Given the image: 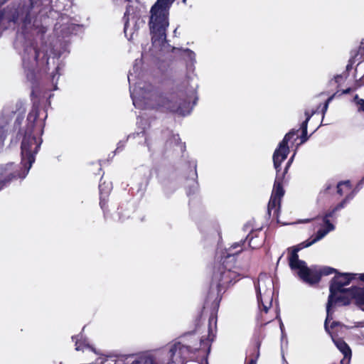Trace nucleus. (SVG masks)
I'll return each instance as SVG.
<instances>
[{"label":"nucleus","instance_id":"nucleus-1","mask_svg":"<svg viewBox=\"0 0 364 364\" xmlns=\"http://www.w3.org/2000/svg\"><path fill=\"white\" fill-rule=\"evenodd\" d=\"M353 195L348 196L341 203H339L332 211L327 213L323 218V228L319 229L316 233V237L311 242H302L289 250V264L290 268L295 271L299 278L304 282L309 284H314L320 280L321 275H328L335 272V269L330 267H324L321 270H318L316 267H308L306 262L299 259L298 252L304 247H307L314 242L321 240L329 232L334 230V225L328 220V218L332 217L333 213L343 208L346 203L349 201Z\"/></svg>","mask_w":364,"mask_h":364},{"label":"nucleus","instance_id":"nucleus-2","mask_svg":"<svg viewBox=\"0 0 364 364\" xmlns=\"http://www.w3.org/2000/svg\"><path fill=\"white\" fill-rule=\"evenodd\" d=\"M296 134L294 131L289 132L287 134L283 140L279 143V146L274 152L273 162L274 168L277 171V176L272 193V196L268 205V213L269 215L273 213L274 215H277L279 210L280 200L284 195V190L282 186V182L284 176V171L279 173L280 164L285 160L289 153L288 141L291 137Z\"/></svg>","mask_w":364,"mask_h":364},{"label":"nucleus","instance_id":"nucleus-3","mask_svg":"<svg viewBox=\"0 0 364 364\" xmlns=\"http://www.w3.org/2000/svg\"><path fill=\"white\" fill-rule=\"evenodd\" d=\"M172 4L169 0H157L151 8L149 26L155 47L164 46L166 31L169 25V9Z\"/></svg>","mask_w":364,"mask_h":364},{"label":"nucleus","instance_id":"nucleus-4","mask_svg":"<svg viewBox=\"0 0 364 364\" xmlns=\"http://www.w3.org/2000/svg\"><path fill=\"white\" fill-rule=\"evenodd\" d=\"M360 280L364 282L363 274H339L334 277L330 287V295L326 306L327 316L325 321V329L328 331V322L331 318V308L333 304H339L341 305H347L350 303L348 298L349 294L346 291H351L352 289H344L345 286L350 284L351 280Z\"/></svg>","mask_w":364,"mask_h":364},{"label":"nucleus","instance_id":"nucleus-5","mask_svg":"<svg viewBox=\"0 0 364 364\" xmlns=\"http://www.w3.org/2000/svg\"><path fill=\"white\" fill-rule=\"evenodd\" d=\"M274 284L272 278L266 274L259 275L257 287V296L259 304L262 306L261 317L264 324H267L274 318V316L268 318H264V314H267L268 309L272 306Z\"/></svg>","mask_w":364,"mask_h":364},{"label":"nucleus","instance_id":"nucleus-6","mask_svg":"<svg viewBox=\"0 0 364 364\" xmlns=\"http://www.w3.org/2000/svg\"><path fill=\"white\" fill-rule=\"evenodd\" d=\"M189 351L187 346L181 343L174 344L166 355L156 353L140 358L136 364H174L183 360L186 354Z\"/></svg>","mask_w":364,"mask_h":364},{"label":"nucleus","instance_id":"nucleus-7","mask_svg":"<svg viewBox=\"0 0 364 364\" xmlns=\"http://www.w3.org/2000/svg\"><path fill=\"white\" fill-rule=\"evenodd\" d=\"M41 144V141H38L31 134H26L21 144V156L23 166L26 167V173L22 176L24 178L28 172L32 164L35 161L34 155L37 153L38 149Z\"/></svg>","mask_w":364,"mask_h":364},{"label":"nucleus","instance_id":"nucleus-8","mask_svg":"<svg viewBox=\"0 0 364 364\" xmlns=\"http://www.w3.org/2000/svg\"><path fill=\"white\" fill-rule=\"evenodd\" d=\"M33 7L32 0H23V4L18 9L7 7L3 11L0 10V27L4 26L6 23L16 21L19 16H26L24 23L26 25L30 23L28 14Z\"/></svg>","mask_w":364,"mask_h":364},{"label":"nucleus","instance_id":"nucleus-9","mask_svg":"<svg viewBox=\"0 0 364 364\" xmlns=\"http://www.w3.org/2000/svg\"><path fill=\"white\" fill-rule=\"evenodd\" d=\"M237 274L236 272L227 269L225 267H220L218 270L214 272L213 280L217 283L218 291L226 288L236 279Z\"/></svg>","mask_w":364,"mask_h":364},{"label":"nucleus","instance_id":"nucleus-10","mask_svg":"<svg viewBox=\"0 0 364 364\" xmlns=\"http://www.w3.org/2000/svg\"><path fill=\"white\" fill-rule=\"evenodd\" d=\"M131 96L133 100V105L135 107L143 108V103L146 105V100H149L152 95L150 91H146L142 87L138 85L133 89L131 88Z\"/></svg>","mask_w":364,"mask_h":364},{"label":"nucleus","instance_id":"nucleus-11","mask_svg":"<svg viewBox=\"0 0 364 364\" xmlns=\"http://www.w3.org/2000/svg\"><path fill=\"white\" fill-rule=\"evenodd\" d=\"M346 293L349 294L348 298L350 299V301L352 299H354L358 305L364 306V287L352 288L351 291H347Z\"/></svg>","mask_w":364,"mask_h":364},{"label":"nucleus","instance_id":"nucleus-12","mask_svg":"<svg viewBox=\"0 0 364 364\" xmlns=\"http://www.w3.org/2000/svg\"><path fill=\"white\" fill-rule=\"evenodd\" d=\"M16 175L14 172L13 164H6L0 167V181L5 182L10 181Z\"/></svg>","mask_w":364,"mask_h":364},{"label":"nucleus","instance_id":"nucleus-13","mask_svg":"<svg viewBox=\"0 0 364 364\" xmlns=\"http://www.w3.org/2000/svg\"><path fill=\"white\" fill-rule=\"evenodd\" d=\"M160 106L167 110L171 112H177L181 114H185L179 107H178L175 103H173L171 100L168 98L161 99V104Z\"/></svg>","mask_w":364,"mask_h":364},{"label":"nucleus","instance_id":"nucleus-14","mask_svg":"<svg viewBox=\"0 0 364 364\" xmlns=\"http://www.w3.org/2000/svg\"><path fill=\"white\" fill-rule=\"evenodd\" d=\"M335 345L344 355L345 358H350L351 355V350L347 343L341 339L333 340Z\"/></svg>","mask_w":364,"mask_h":364},{"label":"nucleus","instance_id":"nucleus-15","mask_svg":"<svg viewBox=\"0 0 364 364\" xmlns=\"http://www.w3.org/2000/svg\"><path fill=\"white\" fill-rule=\"evenodd\" d=\"M73 339L75 341V350H82L83 352L85 350H92V348L88 344L86 340H82V337L78 338V336L75 338L73 337Z\"/></svg>","mask_w":364,"mask_h":364},{"label":"nucleus","instance_id":"nucleus-16","mask_svg":"<svg viewBox=\"0 0 364 364\" xmlns=\"http://www.w3.org/2000/svg\"><path fill=\"white\" fill-rule=\"evenodd\" d=\"M315 113V112H312L311 113H309L308 111L305 112L306 115V119L301 124V129H302V136H301V143H304L307 140V124L309 121L311 116Z\"/></svg>","mask_w":364,"mask_h":364},{"label":"nucleus","instance_id":"nucleus-17","mask_svg":"<svg viewBox=\"0 0 364 364\" xmlns=\"http://www.w3.org/2000/svg\"><path fill=\"white\" fill-rule=\"evenodd\" d=\"M338 193L340 195H343L344 193L348 192L350 190V183L349 181L340 182L337 185Z\"/></svg>","mask_w":364,"mask_h":364},{"label":"nucleus","instance_id":"nucleus-18","mask_svg":"<svg viewBox=\"0 0 364 364\" xmlns=\"http://www.w3.org/2000/svg\"><path fill=\"white\" fill-rule=\"evenodd\" d=\"M111 188L112 186L110 183L104 182L103 183H101L100 185V192L101 197H102L103 195L107 196L109 193Z\"/></svg>","mask_w":364,"mask_h":364},{"label":"nucleus","instance_id":"nucleus-19","mask_svg":"<svg viewBox=\"0 0 364 364\" xmlns=\"http://www.w3.org/2000/svg\"><path fill=\"white\" fill-rule=\"evenodd\" d=\"M354 102L358 107V112H364V100L358 97V95L354 97Z\"/></svg>","mask_w":364,"mask_h":364},{"label":"nucleus","instance_id":"nucleus-20","mask_svg":"<svg viewBox=\"0 0 364 364\" xmlns=\"http://www.w3.org/2000/svg\"><path fill=\"white\" fill-rule=\"evenodd\" d=\"M262 244V240H258L257 238L254 240L252 237L249 240V245L252 249L259 247Z\"/></svg>","mask_w":364,"mask_h":364},{"label":"nucleus","instance_id":"nucleus-21","mask_svg":"<svg viewBox=\"0 0 364 364\" xmlns=\"http://www.w3.org/2000/svg\"><path fill=\"white\" fill-rule=\"evenodd\" d=\"M185 56L190 60V61H194L196 55L194 52L189 49H186L184 50Z\"/></svg>","mask_w":364,"mask_h":364},{"label":"nucleus","instance_id":"nucleus-22","mask_svg":"<svg viewBox=\"0 0 364 364\" xmlns=\"http://www.w3.org/2000/svg\"><path fill=\"white\" fill-rule=\"evenodd\" d=\"M333 97V95L328 97V100L326 101L323 108V110H322L323 114H324L326 113V112L327 111L328 105H329L330 102L332 100Z\"/></svg>","mask_w":364,"mask_h":364},{"label":"nucleus","instance_id":"nucleus-23","mask_svg":"<svg viewBox=\"0 0 364 364\" xmlns=\"http://www.w3.org/2000/svg\"><path fill=\"white\" fill-rule=\"evenodd\" d=\"M295 155H296V152L294 153L292 156L288 161L287 164V166L285 167V169H284V174L287 172V170H288L289 167L290 166V165L293 162Z\"/></svg>","mask_w":364,"mask_h":364},{"label":"nucleus","instance_id":"nucleus-24","mask_svg":"<svg viewBox=\"0 0 364 364\" xmlns=\"http://www.w3.org/2000/svg\"><path fill=\"white\" fill-rule=\"evenodd\" d=\"M364 85V75L357 80V85L360 87Z\"/></svg>","mask_w":364,"mask_h":364},{"label":"nucleus","instance_id":"nucleus-25","mask_svg":"<svg viewBox=\"0 0 364 364\" xmlns=\"http://www.w3.org/2000/svg\"><path fill=\"white\" fill-rule=\"evenodd\" d=\"M134 76L133 75V74L132 73H130L128 75V80H129V84L131 85L132 84V82L134 80Z\"/></svg>","mask_w":364,"mask_h":364},{"label":"nucleus","instance_id":"nucleus-26","mask_svg":"<svg viewBox=\"0 0 364 364\" xmlns=\"http://www.w3.org/2000/svg\"><path fill=\"white\" fill-rule=\"evenodd\" d=\"M241 246V244L240 243H235L233 244L232 246H231V250H235L236 248H237L238 247H240Z\"/></svg>","mask_w":364,"mask_h":364},{"label":"nucleus","instance_id":"nucleus-27","mask_svg":"<svg viewBox=\"0 0 364 364\" xmlns=\"http://www.w3.org/2000/svg\"><path fill=\"white\" fill-rule=\"evenodd\" d=\"M33 59L36 60L37 59V58L39 56L40 53L35 49H33Z\"/></svg>","mask_w":364,"mask_h":364},{"label":"nucleus","instance_id":"nucleus-28","mask_svg":"<svg viewBox=\"0 0 364 364\" xmlns=\"http://www.w3.org/2000/svg\"><path fill=\"white\" fill-rule=\"evenodd\" d=\"M364 70V68H363L362 65H358L356 68H355V72L358 73V70Z\"/></svg>","mask_w":364,"mask_h":364},{"label":"nucleus","instance_id":"nucleus-29","mask_svg":"<svg viewBox=\"0 0 364 364\" xmlns=\"http://www.w3.org/2000/svg\"><path fill=\"white\" fill-rule=\"evenodd\" d=\"M240 251V250H239V251H236L235 252H229V253H228V257H230L231 255H235V254H236V253H238Z\"/></svg>","mask_w":364,"mask_h":364},{"label":"nucleus","instance_id":"nucleus-30","mask_svg":"<svg viewBox=\"0 0 364 364\" xmlns=\"http://www.w3.org/2000/svg\"><path fill=\"white\" fill-rule=\"evenodd\" d=\"M250 364H256V360L252 359L250 362Z\"/></svg>","mask_w":364,"mask_h":364},{"label":"nucleus","instance_id":"nucleus-31","mask_svg":"<svg viewBox=\"0 0 364 364\" xmlns=\"http://www.w3.org/2000/svg\"><path fill=\"white\" fill-rule=\"evenodd\" d=\"M127 23H125V26H124V32H125V33L127 32Z\"/></svg>","mask_w":364,"mask_h":364},{"label":"nucleus","instance_id":"nucleus-32","mask_svg":"<svg viewBox=\"0 0 364 364\" xmlns=\"http://www.w3.org/2000/svg\"><path fill=\"white\" fill-rule=\"evenodd\" d=\"M170 1H171L172 3L175 1V0H169ZM186 0H183V3H186Z\"/></svg>","mask_w":364,"mask_h":364},{"label":"nucleus","instance_id":"nucleus-33","mask_svg":"<svg viewBox=\"0 0 364 364\" xmlns=\"http://www.w3.org/2000/svg\"><path fill=\"white\" fill-rule=\"evenodd\" d=\"M55 75H53V77H52L53 80H55Z\"/></svg>","mask_w":364,"mask_h":364},{"label":"nucleus","instance_id":"nucleus-34","mask_svg":"<svg viewBox=\"0 0 364 364\" xmlns=\"http://www.w3.org/2000/svg\"><path fill=\"white\" fill-rule=\"evenodd\" d=\"M282 326H283V324H282V323H281L280 328H282Z\"/></svg>","mask_w":364,"mask_h":364},{"label":"nucleus","instance_id":"nucleus-35","mask_svg":"<svg viewBox=\"0 0 364 364\" xmlns=\"http://www.w3.org/2000/svg\"><path fill=\"white\" fill-rule=\"evenodd\" d=\"M361 183H364V178L361 180Z\"/></svg>","mask_w":364,"mask_h":364},{"label":"nucleus","instance_id":"nucleus-36","mask_svg":"<svg viewBox=\"0 0 364 364\" xmlns=\"http://www.w3.org/2000/svg\"><path fill=\"white\" fill-rule=\"evenodd\" d=\"M344 92H345V93L348 92V90H346Z\"/></svg>","mask_w":364,"mask_h":364},{"label":"nucleus","instance_id":"nucleus-37","mask_svg":"<svg viewBox=\"0 0 364 364\" xmlns=\"http://www.w3.org/2000/svg\"><path fill=\"white\" fill-rule=\"evenodd\" d=\"M205 362H207V360ZM205 364H208V363H206Z\"/></svg>","mask_w":364,"mask_h":364}]
</instances>
